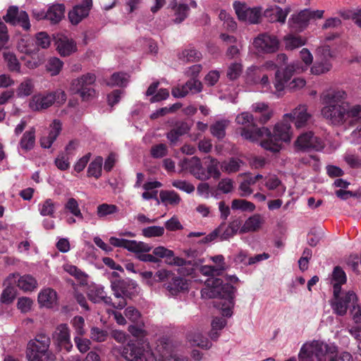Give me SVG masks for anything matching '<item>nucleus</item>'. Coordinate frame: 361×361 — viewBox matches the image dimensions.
<instances>
[{
    "instance_id": "64",
    "label": "nucleus",
    "mask_w": 361,
    "mask_h": 361,
    "mask_svg": "<svg viewBox=\"0 0 361 361\" xmlns=\"http://www.w3.org/2000/svg\"><path fill=\"white\" fill-rule=\"evenodd\" d=\"M342 26V20L338 17L326 18L321 26L322 30L338 29Z\"/></svg>"
},
{
    "instance_id": "30",
    "label": "nucleus",
    "mask_w": 361,
    "mask_h": 361,
    "mask_svg": "<svg viewBox=\"0 0 361 361\" xmlns=\"http://www.w3.org/2000/svg\"><path fill=\"white\" fill-rule=\"evenodd\" d=\"M38 302L42 307L52 308L57 304V293L52 288L42 290L38 295Z\"/></svg>"
},
{
    "instance_id": "57",
    "label": "nucleus",
    "mask_w": 361,
    "mask_h": 361,
    "mask_svg": "<svg viewBox=\"0 0 361 361\" xmlns=\"http://www.w3.org/2000/svg\"><path fill=\"white\" fill-rule=\"evenodd\" d=\"M128 82V75L126 73H115L106 85L109 86H126Z\"/></svg>"
},
{
    "instance_id": "61",
    "label": "nucleus",
    "mask_w": 361,
    "mask_h": 361,
    "mask_svg": "<svg viewBox=\"0 0 361 361\" xmlns=\"http://www.w3.org/2000/svg\"><path fill=\"white\" fill-rule=\"evenodd\" d=\"M164 233V228L158 226H152L142 230V234L147 238L159 237Z\"/></svg>"
},
{
    "instance_id": "45",
    "label": "nucleus",
    "mask_w": 361,
    "mask_h": 361,
    "mask_svg": "<svg viewBox=\"0 0 361 361\" xmlns=\"http://www.w3.org/2000/svg\"><path fill=\"white\" fill-rule=\"evenodd\" d=\"M56 204L51 199H47L38 205L39 214L43 216H54Z\"/></svg>"
},
{
    "instance_id": "6",
    "label": "nucleus",
    "mask_w": 361,
    "mask_h": 361,
    "mask_svg": "<svg viewBox=\"0 0 361 361\" xmlns=\"http://www.w3.org/2000/svg\"><path fill=\"white\" fill-rule=\"evenodd\" d=\"M137 284L130 279H116L111 281V289L114 296V308L122 310L127 305V298H131Z\"/></svg>"
},
{
    "instance_id": "8",
    "label": "nucleus",
    "mask_w": 361,
    "mask_h": 361,
    "mask_svg": "<svg viewBox=\"0 0 361 361\" xmlns=\"http://www.w3.org/2000/svg\"><path fill=\"white\" fill-rule=\"evenodd\" d=\"M236 288L229 283H223L220 279L212 278L207 280L206 287L201 290L202 296L208 298H221L233 305Z\"/></svg>"
},
{
    "instance_id": "59",
    "label": "nucleus",
    "mask_w": 361,
    "mask_h": 361,
    "mask_svg": "<svg viewBox=\"0 0 361 361\" xmlns=\"http://www.w3.org/2000/svg\"><path fill=\"white\" fill-rule=\"evenodd\" d=\"M231 208L233 209L253 212L255 209V205L245 200L235 199L232 201Z\"/></svg>"
},
{
    "instance_id": "12",
    "label": "nucleus",
    "mask_w": 361,
    "mask_h": 361,
    "mask_svg": "<svg viewBox=\"0 0 361 361\" xmlns=\"http://www.w3.org/2000/svg\"><path fill=\"white\" fill-rule=\"evenodd\" d=\"M233 6L240 21L249 24L259 23L262 11L261 6L250 8L245 3L239 1H234Z\"/></svg>"
},
{
    "instance_id": "29",
    "label": "nucleus",
    "mask_w": 361,
    "mask_h": 361,
    "mask_svg": "<svg viewBox=\"0 0 361 361\" xmlns=\"http://www.w3.org/2000/svg\"><path fill=\"white\" fill-rule=\"evenodd\" d=\"M16 276H18V274H11L5 280L4 285H6V287L1 294V302L8 304L14 300L16 297V290L13 284L16 283Z\"/></svg>"
},
{
    "instance_id": "2",
    "label": "nucleus",
    "mask_w": 361,
    "mask_h": 361,
    "mask_svg": "<svg viewBox=\"0 0 361 361\" xmlns=\"http://www.w3.org/2000/svg\"><path fill=\"white\" fill-rule=\"evenodd\" d=\"M126 361H188L185 357L177 355H161L157 358L148 343L140 341H130L125 345L121 352Z\"/></svg>"
},
{
    "instance_id": "52",
    "label": "nucleus",
    "mask_w": 361,
    "mask_h": 361,
    "mask_svg": "<svg viewBox=\"0 0 361 361\" xmlns=\"http://www.w3.org/2000/svg\"><path fill=\"white\" fill-rule=\"evenodd\" d=\"M4 57L7 63L8 68L12 72H20V63L16 56L12 52H4Z\"/></svg>"
},
{
    "instance_id": "26",
    "label": "nucleus",
    "mask_w": 361,
    "mask_h": 361,
    "mask_svg": "<svg viewBox=\"0 0 361 361\" xmlns=\"http://www.w3.org/2000/svg\"><path fill=\"white\" fill-rule=\"evenodd\" d=\"M208 161L205 162L206 170L203 169L204 177L202 180H209L210 178L214 179H219L221 173L219 168H221L220 162L214 157L208 156L206 158Z\"/></svg>"
},
{
    "instance_id": "56",
    "label": "nucleus",
    "mask_w": 361,
    "mask_h": 361,
    "mask_svg": "<svg viewBox=\"0 0 361 361\" xmlns=\"http://www.w3.org/2000/svg\"><path fill=\"white\" fill-rule=\"evenodd\" d=\"M285 46L287 49L293 50L302 47L305 41L299 36L288 35L284 38Z\"/></svg>"
},
{
    "instance_id": "5",
    "label": "nucleus",
    "mask_w": 361,
    "mask_h": 361,
    "mask_svg": "<svg viewBox=\"0 0 361 361\" xmlns=\"http://www.w3.org/2000/svg\"><path fill=\"white\" fill-rule=\"evenodd\" d=\"M337 352V347L319 341L305 343L298 354L299 361H326V354Z\"/></svg>"
},
{
    "instance_id": "21",
    "label": "nucleus",
    "mask_w": 361,
    "mask_h": 361,
    "mask_svg": "<svg viewBox=\"0 0 361 361\" xmlns=\"http://www.w3.org/2000/svg\"><path fill=\"white\" fill-rule=\"evenodd\" d=\"M252 111L255 114V119L262 124L267 123L274 114L273 110L264 102L253 104Z\"/></svg>"
},
{
    "instance_id": "23",
    "label": "nucleus",
    "mask_w": 361,
    "mask_h": 361,
    "mask_svg": "<svg viewBox=\"0 0 361 361\" xmlns=\"http://www.w3.org/2000/svg\"><path fill=\"white\" fill-rule=\"evenodd\" d=\"M52 337L59 345L64 347L68 351L72 347L70 341V330L66 324H61L57 326Z\"/></svg>"
},
{
    "instance_id": "35",
    "label": "nucleus",
    "mask_w": 361,
    "mask_h": 361,
    "mask_svg": "<svg viewBox=\"0 0 361 361\" xmlns=\"http://www.w3.org/2000/svg\"><path fill=\"white\" fill-rule=\"evenodd\" d=\"M16 286L22 290L32 291L37 286V280L31 275L26 274L24 276H16Z\"/></svg>"
},
{
    "instance_id": "37",
    "label": "nucleus",
    "mask_w": 361,
    "mask_h": 361,
    "mask_svg": "<svg viewBox=\"0 0 361 361\" xmlns=\"http://www.w3.org/2000/svg\"><path fill=\"white\" fill-rule=\"evenodd\" d=\"M35 144V129L31 128L23 135L19 145L25 152L31 150Z\"/></svg>"
},
{
    "instance_id": "55",
    "label": "nucleus",
    "mask_w": 361,
    "mask_h": 361,
    "mask_svg": "<svg viewBox=\"0 0 361 361\" xmlns=\"http://www.w3.org/2000/svg\"><path fill=\"white\" fill-rule=\"evenodd\" d=\"M63 63L56 57L51 58L46 65L47 71L51 75H58L62 69Z\"/></svg>"
},
{
    "instance_id": "53",
    "label": "nucleus",
    "mask_w": 361,
    "mask_h": 361,
    "mask_svg": "<svg viewBox=\"0 0 361 361\" xmlns=\"http://www.w3.org/2000/svg\"><path fill=\"white\" fill-rule=\"evenodd\" d=\"M118 210V207L115 204L103 203L97 207V215L99 218H103L108 215L116 214Z\"/></svg>"
},
{
    "instance_id": "46",
    "label": "nucleus",
    "mask_w": 361,
    "mask_h": 361,
    "mask_svg": "<svg viewBox=\"0 0 361 361\" xmlns=\"http://www.w3.org/2000/svg\"><path fill=\"white\" fill-rule=\"evenodd\" d=\"M64 209L80 220L84 218L78 201L73 197L68 199L64 204Z\"/></svg>"
},
{
    "instance_id": "27",
    "label": "nucleus",
    "mask_w": 361,
    "mask_h": 361,
    "mask_svg": "<svg viewBox=\"0 0 361 361\" xmlns=\"http://www.w3.org/2000/svg\"><path fill=\"white\" fill-rule=\"evenodd\" d=\"M183 166L197 179L202 180L205 178L203 173L204 168L199 157H192L190 159H185L183 160Z\"/></svg>"
},
{
    "instance_id": "7",
    "label": "nucleus",
    "mask_w": 361,
    "mask_h": 361,
    "mask_svg": "<svg viewBox=\"0 0 361 361\" xmlns=\"http://www.w3.org/2000/svg\"><path fill=\"white\" fill-rule=\"evenodd\" d=\"M236 288L229 283H223L220 279L212 278L207 280L206 287L201 290L202 296L208 298H221L233 305Z\"/></svg>"
},
{
    "instance_id": "43",
    "label": "nucleus",
    "mask_w": 361,
    "mask_h": 361,
    "mask_svg": "<svg viewBox=\"0 0 361 361\" xmlns=\"http://www.w3.org/2000/svg\"><path fill=\"white\" fill-rule=\"evenodd\" d=\"M180 60L185 63L196 62L201 59L202 54L193 48L184 49L178 56Z\"/></svg>"
},
{
    "instance_id": "11",
    "label": "nucleus",
    "mask_w": 361,
    "mask_h": 361,
    "mask_svg": "<svg viewBox=\"0 0 361 361\" xmlns=\"http://www.w3.org/2000/svg\"><path fill=\"white\" fill-rule=\"evenodd\" d=\"M324 10L303 9L298 13L291 15L288 19L289 27L297 32H302L309 25L312 19H322L324 17Z\"/></svg>"
},
{
    "instance_id": "40",
    "label": "nucleus",
    "mask_w": 361,
    "mask_h": 361,
    "mask_svg": "<svg viewBox=\"0 0 361 361\" xmlns=\"http://www.w3.org/2000/svg\"><path fill=\"white\" fill-rule=\"evenodd\" d=\"M257 70L258 68L257 66H250L247 69V82L250 84H256L259 82L262 87L269 86V80L267 75H264L260 79H257L254 77Z\"/></svg>"
},
{
    "instance_id": "58",
    "label": "nucleus",
    "mask_w": 361,
    "mask_h": 361,
    "mask_svg": "<svg viewBox=\"0 0 361 361\" xmlns=\"http://www.w3.org/2000/svg\"><path fill=\"white\" fill-rule=\"evenodd\" d=\"M18 51L26 54H32L37 51L36 47H32L28 37H23L19 39L17 44Z\"/></svg>"
},
{
    "instance_id": "38",
    "label": "nucleus",
    "mask_w": 361,
    "mask_h": 361,
    "mask_svg": "<svg viewBox=\"0 0 361 361\" xmlns=\"http://www.w3.org/2000/svg\"><path fill=\"white\" fill-rule=\"evenodd\" d=\"M230 121L223 119L216 121L210 126L211 134L218 140H222L226 136V129L228 126Z\"/></svg>"
},
{
    "instance_id": "32",
    "label": "nucleus",
    "mask_w": 361,
    "mask_h": 361,
    "mask_svg": "<svg viewBox=\"0 0 361 361\" xmlns=\"http://www.w3.org/2000/svg\"><path fill=\"white\" fill-rule=\"evenodd\" d=\"M341 288L336 286L333 291L334 297L330 300V305L334 313L338 316H344L348 310L345 303L341 299Z\"/></svg>"
},
{
    "instance_id": "42",
    "label": "nucleus",
    "mask_w": 361,
    "mask_h": 361,
    "mask_svg": "<svg viewBox=\"0 0 361 361\" xmlns=\"http://www.w3.org/2000/svg\"><path fill=\"white\" fill-rule=\"evenodd\" d=\"M34 90V82L31 78H26L16 89L17 96L20 98L30 96Z\"/></svg>"
},
{
    "instance_id": "33",
    "label": "nucleus",
    "mask_w": 361,
    "mask_h": 361,
    "mask_svg": "<svg viewBox=\"0 0 361 361\" xmlns=\"http://www.w3.org/2000/svg\"><path fill=\"white\" fill-rule=\"evenodd\" d=\"M64 13L65 6L63 4H52L47 11V20L51 24H57L63 18Z\"/></svg>"
},
{
    "instance_id": "20",
    "label": "nucleus",
    "mask_w": 361,
    "mask_h": 361,
    "mask_svg": "<svg viewBox=\"0 0 361 361\" xmlns=\"http://www.w3.org/2000/svg\"><path fill=\"white\" fill-rule=\"evenodd\" d=\"M295 66L293 64L287 65L284 68L278 69L275 73L274 87L279 93L282 92L286 84L290 80L294 72Z\"/></svg>"
},
{
    "instance_id": "22",
    "label": "nucleus",
    "mask_w": 361,
    "mask_h": 361,
    "mask_svg": "<svg viewBox=\"0 0 361 361\" xmlns=\"http://www.w3.org/2000/svg\"><path fill=\"white\" fill-rule=\"evenodd\" d=\"M169 7L173 11L175 18L173 20L176 24H180L183 22L189 15L190 6L188 4L178 1V0H171Z\"/></svg>"
},
{
    "instance_id": "14",
    "label": "nucleus",
    "mask_w": 361,
    "mask_h": 361,
    "mask_svg": "<svg viewBox=\"0 0 361 361\" xmlns=\"http://www.w3.org/2000/svg\"><path fill=\"white\" fill-rule=\"evenodd\" d=\"M4 20L13 25L19 24L25 31H29L31 27L29 16L25 11H20L16 6H11L8 8L6 13L3 16Z\"/></svg>"
},
{
    "instance_id": "51",
    "label": "nucleus",
    "mask_w": 361,
    "mask_h": 361,
    "mask_svg": "<svg viewBox=\"0 0 361 361\" xmlns=\"http://www.w3.org/2000/svg\"><path fill=\"white\" fill-rule=\"evenodd\" d=\"M103 159L102 157H97L89 165L87 169V175L96 178L100 177L102 174Z\"/></svg>"
},
{
    "instance_id": "47",
    "label": "nucleus",
    "mask_w": 361,
    "mask_h": 361,
    "mask_svg": "<svg viewBox=\"0 0 361 361\" xmlns=\"http://www.w3.org/2000/svg\"><path fill=\"white\" fill-rule=\"evenodd\" d=\"M347 280L345 271L340 267H334L331 275V283H333L334 290L337 286L341 289V285L345 283Z\"/></svg>"
},
{
    "instance_id": "41",
    "label": "nucleus",
    "mask_w": 361,
    "mask_h": 361,
    "mask_svg": "<svg viewBox=\"0 0 361 361\" xmlns=\"http://www.w3.org/2000/svg\"><path fill=\"white\" fill-rule=\"evenodd\" d=\"M332 63L330 60L318 59L311 68V73L316 75L325 74L332 68Z\"/></svg>"
},
{
    "instance_id": "49",
    "label": "nucleus",
    "mask_w": 361,
    "mask_h": 361,
    "mask_svg": "<svg viewBox=\"0 0 361 361\" xmlns=\"http://www.w3.org/2000/svg\"><path fill=\"white\" fill-rule=\"evenodd\" d=\"M346 112V120L348 118L351 119L350 121V124H354L355 123L361 121V105L360 104H354L345 107Z\"/></svg>"
},
{
    "instance_id": "9",
    "label": "nucleus",
    "mask_w": 361,
    "mask_h": 361,
    "mask_svg": "<svg viewBox=\"0 0 361 361\" xmlns=\"http://www.w3.org/2000/svg\"><path fill=\"white\" fill-rule=\"evenodd\" d=\"M66 94L64 91L39 92L34 94L29 101V108L32 111H41L51 106L55 102L59 105L65 103Z\"/></svg>"
},
{
    "instance_id": "54",
    "label": "nucleus",
    "mask_w": 361,
    "mask_h": 361,
    "mask_svg": "<svg viewBox=\"0 0 361 361\" xmlns=\"http://www.w3.org/2000/svg\"><path fill=\"white\" fill-rule=\"evenodd\" d=\"M160 199L161 202L166 204L176 205L180 202V197L174 191H161Z\"/></svg>"
},
{
    "instance_id": "25",
    "label": "nucleus",
    "mask_w": 361,
    "mask_h": 361,
    "mask_svg": "<svg viewBox=\"0 0 361 361\" xmlns=\"http://www.w3.org/2000/svg\"><path fill=\"white\" fill-rule=\"evenodd\" d=\"M88 298L94 303L102 302L106 305L111 306L114 308V302L113 298L107 295L102 286H97L90 289L88 293Z\"/></svg>"
},
{
    "instance_id": "48",
    "label": "nucleus",
    "mask_w": 361,
    "mask_h": 361,
    "mask_svg": "<svg viewBox=\"0 0 361 361\" xmlns=\"http://www.w3.org/2000/svg\"><path fill=\"white\" fill-rule=\"evenodd\" d=\"M188 339L192 345L202 348L209 349L212 347V343L207 338L204 337L201 333L197 332L190 334L188 336Z\"/></svg>"
},
{
    "instance_id": "50",
    "label": "nucleus",
    "mask_w": 361,
    "mask_h": 361,
    "mask_svg": "<svg viewBox=\"0 0 361 361\" xmlns=\"http://www.w3.org/2000/svg\"><path fill=\"white\" fill-rule=\"evenodd\" d=\"M242 73L243 64L240 62H233L228 66L226 77L229 80L233 81L239 78Z\"/></svg>"
},
{
    "instance_id": "31",
    "label": "nucleus",
    "mask_w": 361,
    "mask_h": 361,
    "mask_svg": "<svg viewBox=\"0 0 361 361\" xmlns=\"http://www.w3.org/2000/svg\"><path fill=\"white\" fill-rule=\"evenodd\" d=\"M191 126L186 122H179L175 127L166 133V137L171 145H175L178 142L180 136L188 133Z\"/></svg>"
},
{
    "instance_id": "19",
    "label": "nucleus",
    "mask_w": 361,
    "mask_h": 361,
    "mask_svg": "<svg viewBox=\"0 0 361 361\" xmlns=\"http://www.w3.org/2000/svg\"><path fill=\"white\" fill-rule=\"evenodd\" d=\"M92 7V0H83L81 4L75 6L68 12V18L71 24L78 25L86 18Z\"/></svg>"
},
{
    "instance_id": "16",
    "label": "nucleus",
    "mask_w": 361,
    "mask_h": 361,
    "mask_svg": "<svg viewBox=\"0 0 361 361\" xmlns=\"http://www.w3.org/2000/svg\"><path fill=\"white\" fill-rule=\"evenodd\" d=\"M295 146L302 151H319L324 148V143L319 137L314 135L312 131L301 134L295 142Z\"/></svg>"
},
{
    "instance_id": "44",
    "label": "nucleus",
    "mask_w": 361,
    "mask_h": 361,
    "mask_svg": "<svg viewBox=\"0 0 361 361\" xmlns=\"http://www.w3.org/2000/svg\"><path fill=\"white\" fill-rule=\"evenodd\" d=\"M96 80V76L93 73H86L72 81L71 87H90Z\"/></svg>"
},
{
    "instance_id": "15",
    "label": "nucleus",
    "mask_w": 361,
    "mask_h": 361,
    "mask_svg": "<svg viewBox=\"0 0 361 361\" xmlns=\"http://www.w3.org/2000/svg\"><path fill=\"white\" fill-rule=\"evenodd\" d=\"M288 122L291 121L294 123L296 128L306 127L312 119V114L307 111V107L305 104H300L295 107L290 113L286 114L283 116Z\"/></svg>"
},
{
    "instance_id": "34",
    "label": "nucleus",
    "mask_w": 361,
    "mask_h": 361,
    "mask_svg": "<svg viewBox=\"0 0 361 361\" xmlns=\"http://www.w3.org/2000/svg\"><path fill=\"white\" fill-rule=\"evenodd\" d=\"M264 224L262 216L259 214H255L250 216L244 223L240 229V233L255 232L258 231Z\"/></svg>"
},
{
    "instance_id": "13",
    "label": "nucleus",
    "mask_w": 361,
    "mask_h": 361,
    "mask_svg": "<svg viewBox=\"0 0 361 361\" xmlns=\"http://www.w3.org/2000/svg\"><path fill=\"white\" fill-rule=\"evenodd\" d=\"M252 44L258 53L271 54L278 50L279 42L276 36L262 33L254 39Z\"/></svg>"
},
{
    "instance_id": "3",
    "label": "nucleus",
    "mask_w": 361,
    "mask_h": 361,
    "mask_svg": "<svg viewBox=\"0 0 361 361\" xmlns=\"http://www.w3.org/2000/svg\"><path fill=\"white\" fill-rule=\"evenodd\" d=\"M292 137L291 126L287 119L277 123L271 132L268 128V132L262 133L261 138L264 137L260 142V145L265 149L272 152H278L281 149L283 142H288Z\"/></svg>"
},
{
    "instance_id": "1",
    "label": "nucleus",
    "mask_w": 361,
    "mask_h": 361,
    "mask_svg": "<svg viewBox=\"0 0 361 361\" xmlns=\"http://www.w3.org/2000/svg\"><path fill=\"white\" fill-rule=\"evenodd\" d=\"M346 96L345 91L334 89L324 91L321 94V101L324 105L321 115L328 124L341 126L346 122L345 106L343 103Z\"/></svg>"
},
{
    "instance_id": "18",
    "label": "nucleus",
    "mask_w": 361,
    "mask_h": 361,
    "mask_svg": "<svg viewBox=\"0 0 361 361\" xmlns=\"http://www.w3.org/2000/svg\"><path fill=\"white\" fill-rule=\"evenodd\" d=\"M202 83L199 80L191 78L184 85L173 87L171 94L176 98H182L189 93L196 94L202 92Z\"/></svg>"
},
{
    "instance_id": "36",
    "label": "nucleus",
    "mask_w": 361,
    "mask_h": 361,
    "mask_svg": "<svg viewBox=\"0 0 361 361\" xmlns=\"http://www.w3.org/2000/svg\"><path fill=\"white\" fill-rule=\"evenodd\" d=\"M244 164L245 162L242 159L232 157L221 163V169L228 174L233 173L239 171Z\"/></svg>"
},
{
    "instance_id": "24",
    "label": "nucleus",
    "mask_w": 361,
    "mask_h": 361,
    "mask_svg": "<svg viewBox=\"0 0 361 361\" xmlns=\"http://www.w3.org/2000/svg\"><path fill=\"white\" fill-rule=\"evenodd\" d=\"M62 124L59 120L55 119L50 125V131L47 135H44L40 139L41 147L45 149L51 147L54 142L61 133Z\"/></svg>"
},
{
    "instance_id": "17",
    "label": "nucleus",
    "mask_w": 361,
    "mask_h": 361,
    "mask_svg": "<svg viewBox=\"0 0 361 361\" xmlns=\"http://www.w3.org/2000/svg\"><path fill=\"white\" fill-rule=\"evenodd\" d=\"M109 243L111 245L117 247H123L132 252H148L152 250V246L141 241L130 240L123 238L111 237Z\"/></svg>"
},
{
    "instance_id": "63",
    "label": "nucleus",
    "mask_w": 361,
    "mask_h": 361,
    "mask_svg": "<svg viewBox=\"0 0 361 361\" xmlns=\"http://www.w3.org/2000/svg\"><path fill=\"white\" fill-rule=\"evenodd\" d=\"M219 17L221 20L224 21V24L228 30L233 31L236 29V22L226 11H221Z\"/></svg>"
},
{
    "instance_id": "28",
    "label": "nucleus",
    "mask_w": 361,
    "mask_h": 361,
    "mask_svg": "<svg viewBox=\"0 0 361 361\" xmlns=\"http://www.w3.org/2000/svg\"><path fill=\"white\" fill-rule=\"evenodd\" d=\"M56 49L62 56H67L77 50L75 42L67 37L61 35L56 39Z\"/></svg>"
},
{
    "instance_id": "39",
    "label": "nucleus",
    "mask_w": 361,
    "mask_h": 361,
    "mask_svg": "<svg viewBox=\"0 0 361 361\" xmlns=\"http://www.w3.org/2000/svg\"><path fill=\"white\" fill-rule=\"evenodd\" d=\"M185 280L182 277H173L170 283L166 286V289L172 295H176L180 291L187 289Z\"/></svg>"
},
{
    "instance_id": "62",
    "label": "nucleus",
    "mask_w": 361,
    "mask_h": 361,
    "mask_svg": "<svg viewBox=\"0 0 361 361\" xmlns=\"http://www.w3.org/2000/svg\"><path fill=\"white\" fill-rule=\"evenodd\" d=\"M35 44L37 47L47 49L51 44V39L46 32H39L35 35Z\"/></svg>"
},
{
    "instance_id": "4",
    "label": "nucleus",
    "mask_w": 361,
    "mask_h": 361,
    "mask_svg": "<svg viewBox=\"0 0 361 361\" xmlns=\"http://www.w3.org/2000/svg\"><path fill=\"white\" fill-rule=\"evenodd\" d=\"M50 337L44 332L36 334L29 341L26 348V358L28 361H53L55 355L49 350Z\"/></svg>"
},
{
    "instance_id": "10",
    "label": "nucleus",
    "mask_w": 361,
    "mask_h": 361,
    "mask_svg": "<svg viewBox=\"0 0 361 361\" xmlns=\"http://www.w3.org/2000/svg\"><path fill=\"white\" fill-rule=\"evenodd\" d=\"M255 121L254 116L247 111L242 112L236 116V123L242 126L239 128L240 134L245 140L255 142L261 138L262 133L268 132L266 127L258 128Z\"/></svg>"
},
{
    "instance_id": "60",
    "label": "nucleus",
    "mask_w": 361,
    "mask_h": 361,
    "mask_svg": "<svg viewBox=\"0 0 361 361\" xmlns=\"http://www.w3.org/2000/svg\"><path fill=\"white\" fill-rule=\"evenodd\" d=\"M73 91H74L75 93L79 94L82 100L84 101H88L95 97L96 92L95 90L90 87H71Z\"/></svg>"
}]
</instances>
